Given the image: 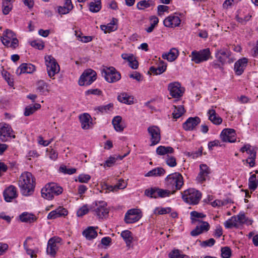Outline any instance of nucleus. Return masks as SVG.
I'll return each mask as SVG.
<instances>
[{"label":"nucleus","instance_id":"f257e3e1","mask_svg":"<svg viewBox=\"0 0 258 258\" xmlns=\"http://www.w3.org/2000/svg\"><path fill=\"white\" fill-rule=\"evenodd\" d=\"M168 189L152 187L146 189L144 194H174L181 188L183 184V177L181 174L175 172L168 175L165 179Z\"/></svg>","mask_w":258,"mask_h":258},{"label":"nucleus","instance_id":"f03ea898","mask_svg":"<svg viewBox=\"0 0 258 258\" xmlns=\"http://www.w3.org/2000/svg\"><path fill=\"white\" fill-rule=\"evenodd\" d=\"M19 185L24 192H34L35 181L31 173L25 172L22 173L19 178Z\"/></svg>","mask_w":258,"mask_h":258},{"label":"nucleus","instance_id":"7ed1b4c3","mask_svg":"<svg viewBox=\"0 0 258 258\" xmlns=\"http://www.w3.org/2000/svg\"><path fill=\"white\" fill-rule=\"evenodd\" d=\"M252 222V221L248 220L243 213H240L237 216H232L226 220L224 225L226 228L229 229L233 227L238 228L244 223L251 224Z\"/></svg>","mask_w":258,"mask_h":258},{"label":"nucleus","instance_id":"20e7f679","mask_svg":"<svg viewBox=\"0 0 258 258\" xmlns=\"http://www.w3.org/2000/svg\"><path fill=\"white\" fill-rule=\"evenodd\" d=\"M92 211L99 219H105L108 216L109 210L105 201H96L91 205Z\"/></svg>","mask_w":258,"mask_h":258},{"label":"nucleus","instance_id":"39448f33","mask_svg":"<svg viewBox=\"0 0 258 258\" xmlns=\"http://www.w3.org/2000/svg\"><path fill=\"white\" fill-rule=\"evenodd\" d=\"M189 56L191 57V61L197 64L207 61L212 58L210 50L208 48L200 51L194 50Z\"/></svg>","mask_w":258,"mask_h":258},{"label":"nucleus","instance_id":"423d86ee","mask_svg":"<svg viewBox=\"0 0 258 258\" xmlns=\"http://www.w3.org/2000/svg\"><path fill=\"white\" fill-rule=\"evenodd\" d=\"M101 74L105 80L110 83L116 82L121 78L120 74L113 67H105L101 70Z\"/></svg>","mask_w":258,"mask_h":258},{"label":"nucleus","instance_id":"0eeeda50","mask_svg":"<svg viewBox=\"0 0 258 258\" xmlns=\"http://www.w3.org/2000/svg\"><path fill=\"white\" fill-rule=\"evenodd\" d=\"M45 60L48 75L50 78H52L59 72V66L51 55L45 56Z\"/></svg>","mask_w":258,"mask_h":258},{"label":"nucleus","instance_id":"6e6552de","mask_svg":"<svg viewBox=\"0 0 258 258\" xmlns=\"http://www.w3.org/2000/svg\"><path fill=\"white\" fill-rule=\"evenodd\" d=\"M97 74L92 69L85 70L80 76L79 84L80 86L89 85L96 80Z\"/></svg>","mask_w":258,"mask_h":258},{"label":"nucleus","instance_id":"1a4fd4ad","mask_svg":"<svg viewBox=\"0 0 258 258\" xmlns=\"http://www.w3.org/2000/svg\"><path fill=\"white\" fill-rule=\"evenodd\" d=\"M142 217V213L141 210L131 209L125 213L124 220L126 224H132L138 221Z\"/></svg>","mask_w":258,"mask_h":258},{"label":"nucleus","instance_id":"9d476101","mask_svg":"<svg viewBox=\"0 0 258 258\" xmlns=\"http://www.w3.org/2000/svg\"><path fill=\"white\" fill-rule=\"evenodd\" d=\"M61 244V239L60 237H53L49 239L46 249L47 254L51 256H54Z\"/></svg>","mask_w":258,"mask_h":258},{"label":"nucleus","instance_id":"9b49d317","mask_svg":"<svg viewBox=\"0 0 258 258\" xmlns=\"http://www.w3.org/2000/svg\"><path fill=\"white\" fill-rule=\"evenodd\" d=\"M240 151L242 153L246 152L249 155L248 158L246 159V162L250 167H253L255 164L256 154V148L249 144H246L240 149Z\"/></svg>","mask_w":258,"mask_h":258},{"label":"nucleus","instance_id":"f8f14e48","mask_svg":"<svg viewBox=\"0 0 258 258\" xmlns=\"http://www.w3.org/2000/svg\"><path fill=\"white\" fill-rule=\"evenodd\" d=\"M230 51L226 48H222L217 49L215 53V57L220 62H222L224 64L225 63H231L233 60L231 58Z\"/></svg>","mask_w":258,"mask_h":258},{"label":"nucleus","instance_id":"ddd939ff","mask_svg":"<svg viewBox=\"0 0 258 258\" xmlns=\"http://www.w3.org/2000/svg\"><path fill=\"white\" fill-rule=\"evenodd\" d=\"M147 131L151 137V146H154L158 144L161 140V131L160 128L156 125L150 126Z\"/></svg>","mask_w":258,"mask_h":258},{"label":"nucleus","instance_id":"4468645a","mask_svg":"<svg viewBox=\"0 0 258 258\" xmlns=\"http://www.w3.org/2000/svg\"><path fill=\"white\" fill-rule=\"evenodd\" d=\"M168 89L170 95L173 98H179L183 95L184 89L181 87V85L178 82L171 83L168 85Z\"/></svg>","mask_w":258,"mask_h":258},{"label":"nucleus","instance_id":"2eb2a0df","mask_svg":"<svg viewBox=\"0 0 258 258\" xmlns=\"http://www.w3.org/2000/svg\"><path fill=\"white\" fill-rule=\"evenodd\" d=\"M62 187L58 184L55 182H49L41 189V194H62Z\"/></svg>","mask_w":258,"mask_h":258},{"label":"nucleus","instance_id":"dca6fc26","mask_svg":"<svg viewBox=\"0 0 258 258\" xmlns=\"http://www.w3.org/2000/svg\"><path fill=\"white\" fill-rule=\"evenodd\" d=\"M12 130L11 126L6 123H0V140L3 142H6L9 138H15V136L11 135Z\"/></svg>","mask_w":258,"mask_h":258},{"label":"nucleus","instance_id":"f3484780","mask_svg":"<svg viewBox=\"0 0 258 258\" xmlns=\"http://www.w3.org/2000/svg\"><path fill=\"white\" fill-rule=\"evenodd\" d=\"M198 225L190 232L192 236H198L204 232H207L210 228V224L206 221H200L198 222Z\"/></svg>","mask_w":258,"mask_h":258},{"label":"nucleus","instance_id":"a211bd4d","mask_svg":"<svg viewBox=\"0 0 258 258\" xmlns=\"http://www.w3.org/2000/svg\"><path fill=\"white\" fill-rule=\"evenodd\" d=\"M201 122L200 117L196 116L189 117L182 124L183 129L186 131H193Z\"/></svg>","mask_w":258,"mask_h":258},{"label":"nucleus","instance_id":"6ab92c4d","mask_svg":"<svg viewBox=\"0 0 258 258\" xmlns=\"http://www.w3.org/2000/svg\"><path fill=\"white\" fill-rule=\"evenodd\" d=\"M222 140L224 142L233 143L236 141L235 133L233 129L225 128L220 135Z\"/></svg>","mask_w":258,"mask_h":258},{"label":"nucleus","instance_id":"aec40b11","mask_svg":"<svg viewBox=\"0 0 258 258\" xmlns=\"http://www.w3.org/2000/svg\"><path fill=\"white\" fill-rule=\"evenodd\" d=\"M180 18L176 16H169L163 21L164 25L167 27H175L178 26L180 24Z\"/></svg>","mask_w":258,"mask_h":258},{"label":"nucleus","instance_id":"412c9836","mask_svg":"<svg viewBox=\"0 0 258 258\" xmlns=\"http://www.w3.org/2000/svg\"><path fill=\"white\" fill-rule=\"evenodd\" d=\"M68 215L67 210L61 207L51 211L47 215L48 219H54L60 217L65 216Z\"/></svg>","mask_w":258,"mask_h":258},{"label":"nucleus","instance_id":"4be33fe9","mask_svg":"<svg viewBox=\"0 0 258 258\" xmlns=\"http://www.w3.org/2000/svg\"><path fill=\"white\" fill-rule=\"evenodd\" d=\"M79 119L81 123V127L84 130L89 129L92 125L91 120L92 119L91 117L88 113H85L80 115Z\"/></svg>","mask_w":258,"mask_h":258},{"label":"nucleus","instance_id":"5701e85b","mask_svg":"<svg viewBox=\"0 0 258 258\" xmlns=\"http://www.w3.org/2000/svg\"><path fill=\"white\" fill-rule=\"evenodd\" d=\"M247 64V59L245 58L239 59L234 64V70L237 75H241Z\"/></svg>","mask_w":258,"mask_h":258},{"label":"nucleus","instance_id":"b1692460","mask_svg":"<svg viewBox=\"0 0 258 258\" xmlns=\"http://www.w3.org/2000/svg\"><path fill=\"white\" fill-rule=\"evenodd\" d=\"M202 195H182L183 200L190 205H196L201 199Z\"/></svg>","mask_w":258,"mask_h":258},{"label":"nucleus","instance_id":"393cba45","mask_svg":"<svg viewBox=\"0 0 258 258\" xmlns=\"http://www.w3.org/2000/svg\"><path fill=\"white\" fill-rule=\"evenodd\" d=\"M16 37L14 32L10 29H6L3 33V36L1 37V40L4 45L8 46L11 40Z\"/></svg>","mask_w":258,"mask_h":258},{"label":"nucleus","instance_id":"a878e982","mask_svg":"<svg viewBox=\"0 0 258 258\" xmlns=\"http://www.w3.org/2000/svg\"><path fill=\"white\" fill-rule=\"evenodd\" d=\"M35 70V67L31 63H22L17 70V73L20 75L22 73L31 74Z\"/></svg>","mask_w":258,"mask_h":258},{"label":"nucleus","instance_id":"bb28decb","mask_svg":"<svg viewBox=\"0 0 258 258\" xmlns=\"http://www.w3.org/2000/svg\"><path fill=\"white\" fill-rule=\"evenodd\" d=\"M178 55V50L175 48H172L170 49L168 53H163L162 57L164 59H167L170 62H172L177 58Z\"/></svg>","mask_w":258,"mask_h":258},{"label":"nucleus","instance_id":"cd10ccee","mask_svg":"<svg viewBox=\"0 0 258 258\" xmlns=\"http://www.w3.org/2000/svg\"><path fill=\"white\" fill-rule=\"evenodd\" d=\"M159 64L157 68L155 67H151L150 68V71H151L153 74L155 75H160L164 73L167 68V64L163 60H160V58Z\"/></svg>","mask_w":258,"mask_h":258},{"label":"nucleus","instance_id":"c85d7f7f","mask_svg":"<svg viewBox=\"0 0 258 258\" xmlns=\"http://www.w3.org/2000/svg\"><path fill=\"white\" fill-rule=\"evenodd\" d=\"M20 220L22 222L32 223L37 219L36 217L33 214L28 212H23L19 216Z\"/></svg>","mask_w":258,"mask_h":258},{"label":"nucleus","instance_id":"c756f323","mask_svg":"<svg viewBox=\"0 0 258 258\" xmlns=\"http://www.w3.org/2000/svg\"><path fill=\"white\" fill-rule=\"evenodd\" d=\"M83 235L89 240L95 238L97 236V232L93 227H89L83 232Z\"/></svg>","mask_w":258,"mask_h":258},{"label":"nucleus","instance_id":"7c9ffc66","mask_svg":"<svg viewBox=\"0 0 258 258\" xmlns=\"http://www.w3.org/2000/svg\"><path fill=\"white\" fill-rule=\"evenodd\" d=\"M126 181L120 179L115 185L108 186L107 189L109 191L116 192L118 189H124L126 187Z\"/></svg>","mask_w":258,"mask_h":258},{"label":"nucleus","instance_id":"2f4dec72","mask_svg":"<svg viewBox=\"0 0 258 258\" xmlns=\"http://www.w3.org/2000/svg\"><path fill=\"white\" fill-rule=\"evenodd\" d=\"M32 241V238L31 237H28L26 239L25 241L24 242V247L27 253L31 257H36V252L37 250L35 249H32L30 247H29L30 244H28V243Z\"/></svg>","mask_w":258,"mask_h":258},{"label":"nucleus","instance_id":"473e14b6","mask_svg":"<svg viewBox=\"0 0 258 258\" xmlns=\"http://www.w3.org/2000/svg\"><path fill=\"white\" fill-rule=\"evenodd\" d=\"M209 119L214 124L219 125L222 122V119L219 116H217L215 110L211 109L208 111Z\"/></svg>","mask_w":258,"mask_h":258},{"label":"nucleus","instance_id":"72a5a7b5","mask_svg":"<svg viewBox=\"0 0 258 258\" xmlns=\"http://www.w3.org/2000/svg\"><path fill=\"white\" fill-rule=\"evenodd\" d=\"M174 149L170 146H160L156 149V153L159 155H165L174 152Z\"/></svg>","mask_w":258,"mask_h":258},{"label":"nucleus","instance_id":"f704fd0d","mask_svg":"<svg viewBox=\"0 0 258 258\" xmlns=\"http://www.w3.org/2000/svg\"><path fill=\"white\" fill-rule=\"evenodd\" d=\"M118 100L122 103L131 105L134 103V98L126 93H123L117 97Z\"/></svg>","mask_w":258,"mask_h":258},{"label":"nucleus","instance_id":"c9c22d12","mask_svg":"<svg viewBox=\"0 0 258 258\" xmlns=\"http://www.w3.org/2000/svg\"><path fill=\"white\" fill-rule=\"evenodd\" d=\"M191 222L192 224H195L196 222L201 221L200 219H204L206 215L203 213L198 212L197 211H192L190 213Z\"/></svg>","mask_w":258,"mask_h":258},{"label":"nucleus","instance_id":"e433bc0d","mask_svg":"<svg viewBox=\"0 0 258 258\" xmlns=\"http://www.w3.org/2000/svg\"><path fill=\"white\" fill-rule=\"evenodd\" d=\"M120 235L125 241L127 246H130L133 239L132 232L129 230H124L121 232Z\"/></svg>","mask_w":258,"mask_h":258},{"label":"nucleus","instance_id":"4c0bfd02","mask_svg":"<svg viewBox=\"0 0 258 258\" xmlns=\"http://www.w3.org/2000/svg\"><path fill=\"white\" fill-rule=\"evenodd\" d=\"M122 118L120 116H116L112 119V123L114 128L117 132H122L124 127L120 124Z\"/></svg>","mask_w":258,"mask_h":258},{"label":"nucleus","instance_id":"58836bf2","mask_svg":"<svg viewBox=\"0 0 258 258\" xmlns=\"http://www.w3.org/2000/svg\"><path fill=\"white\" fill-rule=\"evenodd\" d=\"M101 9V0H94L89 3V10L92 13H97Z\"/></svg>","mask_w":258,"mask_h":258},{"label":"nucleus","instance_id":"ea45409f","mask_svg":"<svg viewBox=\"0 0 258 258\" xmlns=\"http://www.w3.org/2000/svg\"><path fill=\"white\" fill-rule=\"evenodd\" d=\"M41 107L40 104L36 103L34 105H29L25 107L24 114L26 116H28L34 113L37 109Z\"/></svg>","mask_w":258,"mask_h":258},{"label":"nucleus","instance_id":"a19ab883","mask_svg":"<svg viewBox=\"0 0 258 258\" xmlns=\"http://www.w3.org/2000/svg\"><path fill=\"white\" fill-rule=\"evenodd\" d=\"M165 170L162 167H157L149 171L145 175L146 176H158L164 174Z\"/></svg>","mask_w":258,"mask_h":258},{"label":"nucleus","instance_id":"79ce46f5","mask_svg":"<svg viewBox=\"0 0 258 258\" xmlns=\"http://www.w3.org/2000/svg\"><path fill=\"white\" fill-rule=\"evenodd\" d=\"M37 91L41 95L46 94L48 92L47 84L43 81L40 80L37 84Z\"/></svg>","mask_w":258,"mask_h":258},{"label":"nucleus","instance_id":"37998d69","mask_svg":"<svg viewBox=\"0 0 258 258\" xmlns=\"http://www.w3.org/2000/svg\"><path fill=\"white\" fill-rule=\"evenodd\" d=\"M174 109L172 113L173 117L177 119L182 116V114L185 112V110L183 106H173Z\"/></svg>","mask_w":258,"mask_h":258},{"label":"nucleus","instance_id":"c03bdc74","mask_svg":"<svg viewBox=\"0 0 258 258\" xmlns=\"http://www.w3.org/2000/svg\"><path fill=\"white\" fill-rule=\"evenodd\" d=\"M231 202V200L229 199H225L223 200H216L214 201L211 202L210 204L213 207H219L223 206H226Z\"/></svg>","mask_w":258,"mask_h":258},{"label":"nucleus","instance_id":"a18cd8bd","mask_svg":"<svg viewBox=\"0 0 258 258\" xmlns=\"http://www.w3.org/2000/svg\"><path fill=\"white\" fill-rule=\"evenodd\" d=\"M248 186L250 189L254 190L257 186V182L256 181V176L255 174L251 175L249 178Z\"/></svg>","mask_w":258,"mask_h":258},{"label":"nucleus","instance_id":"49530a36","mask_svg":"<svg viewBox=\"0 0 258 258\" xmlns=\"http://www.w3.org/2000/svg\"><path fill=\"white\" fill-rule=\"evenodd\" d=\"M171 211V208L170 207L163 208V207H156L154 210L155 214L164 215L169 213Z\"/></svg>","mask_w":258,"mask_h":258},{"label":"nucleus","instance_id":"de8ad7c7","mask_svg":"<svg viewBox=\"0 0 258 258\" xmlns=\"http://www.w3.org/2000/svg\"><path fill=\"white\" fill-rule=\"evenodd\" d=\"M169 256L170 258H189L188 256L181 254L177 249L172 250L169 253Z\"/></svg>","mask_w":258,"mask_h":258},{"label":"nucleus","instance_id":"09e8293b","mask_svg":"<svg viewBox=\"0 0 258 258\" xmlns=\"http://www.w3.org/2000/svg\"><path fill=\"white\" fill-rule=\"evenodd\" d=\"M165 161L167 165L171 167H174L177 165L176 158L171 155H167L165 159Z\"/></svg>","mask_w":258,"mask_h":258},{"label":"nucleus","instance_id":"8fccbe9b","mask_svg":"<svg viewBox=\"0 0 258 258\" xmlns=\"http://www.w3.org/2000/svg\"><path fill=\"white\" fill-rule=\"evenodd\" d=\"M113 107V104L109 103L108 104H107L106 105L103 106H99L96 107L94 108V110L97 111V113L98 112H106L107 110H109L110 108Z\"/></svg>","mask_w":258,"mask_h":258},{"label":"nucleus","instance_id":"3c124183","mask_svg":"<svg viewBox=\"0 0 258 258\" xmlns=\"http://www.w3.org/2000/svg\"><path fill=\"white\" fill-rule=\"evenodd\" d=\"M30 45L34 48H37L39 50H42L44 47V43L38 40H35L32 41L30 42Z\"/></svg>","mask_w":258,"mask_h":258},{"label":"nucleus","instance_id":"603ef678","mask_svg":"<svg viewBox=\"0 0 258 258\" xmlns=\"http://www.w3.org/2000/svg\"><path fill=\"white\" fill-rule=\"evenodd\" d=\"M221 252V256L223 258H230L231 255V250L229 247H222Z\"/></svg>","mask_w":258,"mask_h":258},{"label":"nucleus","instance_id":"864d4df0","mask_svg":"<svg viewBox=\"0 0 258 258\" xmlns=\"http://www.w3.org/2000/svg\"><path fill=\"white\" fill-rule=\"evenodd\" d=\"M59 171L63 173L71 175L76 173L77 170L75 168H67L66 166H61L59 168Z\"/></svg>","mask_w":258,"mask_h":258},{"label":"nucleus","instance_id":"5fc2aeb1","mask_svg":"<svg viewBox=\"0 0 258 258\" xmlns=\"http://www.w3.org/2000/svg\"><path fill=\"white\" fill-rule=\"evenodd\" d=\"M89 212V208L87 205H84L80 207L77 212V215L78 217H82L87 214Z\"/></svg>","mask_w":258,"mask_h":258},{"label":"nucleus","instance_id":"6e6d98bb","mask_svg":"<svg viewBox=\"0 0 258 258\" xmlns=\"http://www.w3.org/2000/svg\"><path fill=\"white\" fill-rule=\"evenodd\" d=\"M3 76L10 86L13 87L14 86V80L13 78H12V76L10 73L7 72H5L3 73Z\"/></svg>","mask_w":258,"mask_h":258},{"label":"nucleus","instance_id":"4d7b16f0","mask_svg":"<svg viewBox=\"0 0 258 258\" xmlns=\"http://www.w3.org/2000/svg\"><path fill=\"white\" fill-rule=\"evenodd\" d=\"M117 21V20L116 19L113 18L111 22L106 25L108 33L115 31L117 29V27L115 26Z\"/></svg>","mask_w":258,"mask_h":258},{"label":"nucleus","instance_id":"13d9d810","mask_svg":"<svg viewBox=\"0 0 258 258\" xmlns=\"http://www.w3.org/2000/svg\"><path fill=\"white\" fill-rule=\"evenodd\" d=\"M117 160V158L114 157L110 156L107 160H106L103 165L104 167H110L113 166Z\"/></svg>","mask_w":258,"mask_h":258},{"label":"nucleus","instance_id":"bf43d9fd","mask_svg":"<svg viewBox=\"0 0 258 258\" xmlns=\"http://www.w3.org/2000/svg\"><path fill=\"white\" fill-rule=\"evenodd\" d=\"M215 243V240L214 238H210L209 239L203 241L201 243V246L203 247H211Z\"/></svg>","mask_w":258,"mask_h":258},{"label":"nucleus","instance_id":"052dcab7","mask_svg":"<svg viewBox=\"0 0 258 258\" xmlns=\"http://www.w3.org/2000/svg\"><path fill=\"white\" fill-rule=\"evenodd\" d=\"M78 181L81 183H87L91 179V176L89 174H81L78 176Z\"/></svg>","mask_w":258,"mask_h":258},{"label":"nucleus","instance_id":"680f3d73","mask_svg":"<svg viewBox=\"0 0 258 258\" xmlns=\"http://www.w3.org/2000/svg\"><path fill=\"white\" fill-rule=\"evenodd\" d=\"M150 6L149 3L145 0L139 2L137 5L138 9L139 10H144L145 8H149Z\"/></svg>","mask_w":258,"mask_h":258},{"label":"nucleus","instance_id":"e2e57ef3","mask_svg":"<svg viewBox=\"0 0 258 258\" xmlns=\"http://www.w3.org/2000/svg\"><path fill=\"white\" fill-rule=\"evenodd\" d=\"M224 64V63L219 61L218 59L213 61L211 63V66L213 68L215 69H219L221 71L223 70V66Z\"/></svg>","mask_w":258,"mask_h":258},{"label":"nucleus","instance_id":"0e129e2a","mask_svg":"<svg viewBox=\"0 0 258 258\" xmlns=\"http://www.w3.org/2000/svg\"><path fill=\"white\" fill-rule=\"evenodd\" d=\"M209 174L203 173L201 174V172H199L197 177V180L198 182L203 183L204 181H206L207 179H209Z\"/></svg>","mask_w":258,"mask_h":258},{"label":"nucleus","instance_id":"69168bd1","mask_svg":"<svg viewBox=\"0 0 258 258\" xmlns=\"http://www.w3.org/2000/svg\"><path fill=\"white\" fill-rule=\"evenodd\" d=\"M12 9V4L3 3V13L4 15H7Z\"/></svg>","mask_w":258,"mask_h":258},{"label":"nucleus","instance_id":"338daca9","mask_svg":"<svg viewBox=\"0 0 258 258\" xmlns=\"http://www.w3.org/2000/svg\"><path fill=\"white\" fill-rule=\"evenodd\" d=\"M200 172H201V174L203 173L209 174L211 173L210 169L206 164H201L200 166Z\"/></svg>","mask_w":258,"mask_h":258},{"label":"nucleus","instance_id":"774afa93","mask_svg":"<svg viewBox=\"0 0 258 258\" xmlns=\"http://www.w3.org/2000/svg\"><path fill=\"white\" fill-rule=\"evenodd\" d=\"M47 151L49 152V157L51 159L55 160L57 158L58 154L55 150L53 149H47Z\"/></svg>","mask_w":258,"mask_h":258}]
</instances>
